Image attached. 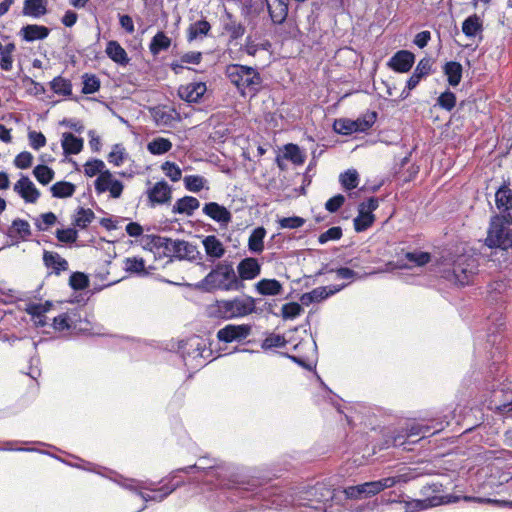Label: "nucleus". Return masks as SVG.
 <instances>
[{"label":"nucleus","instance_id":"obj_1","mask_svg":"<svg viewBox=\"0 0 512 512\" xmlns=\"http://www.w3.org/2000/svg\"><path fill=\"white\" fill-rule=\"evenodd\" d=\"M504 327L505 323L500 313L488 318L485 330L477 337L475 352L479 357L484 352L486 360L491 363L485 370H474L472 376L482 392V404L501 416L512 417V388L508 383L501 381L504 376L502 361L506 344L500 332Z\"/></svg>","mask_w":512,"mask_h":512},{"label":"nucleus","instance_id":"obj_2","mask_svg":"<svg viewBox=\"0 0 512 512\" xmlns=\"http://www.w3.org/2000/svg\"><path fill=\"white\" fill-rule=\"evenodd\" d=\"M217 489L209 496L210 507L215 512H259L275 509L283 505L282 501L271 499L276 494L273 486L258 477L235 476L233 474L218 481Z\"/></svg>","mask_w":512,"mask_h":512},{"label":"nucleus","instance_id":"obj_3","mask_svg":"<svg viewBox=\"0 0 512 512\" xmlns=\"http://www.w3.org/2000/svg\"><path fill=\"white\" fill-rule=\"evenodd\" d=\"M276 494H272L271 499L282 501V509L290 504L305 506L317 511L329 512L338 502L345 498L344 490H338L330 483L317 482L313 486H302L294 494L286 495L280 488L274 487Z\"/></svg>","mask_w":512,"mask_h":512},{"label":"nucleus","instance_id":"obj_4","mask_svg":"<svg viewBox=\"0 0 512 512\" xmlns=\"http://www.w3.org/2000/svg\"><path fill=\"white\" fill-rule=\"evenodd\" d=\"M484 255L486 254L481 249L479 253L474 249L465 251L456 256L450 266L442 269L441 277L457 286L472 284L479 272L480 260Z\"/></svg>","mask_w":512,"mask_h":512},{"label":"nucleus","instance_id":"obj_5","mask_svg":"<svg viewBox=\"0 0 512 512\" xmlns=\"http://www.w3.org/2000/svg\"><path fill=\"white\" fill-rule=\"evenodd\" d=\"M244 287L245 285L238 279L233 265L226 261L216 264L201 281L195 284L196 289L208 293L241 291Z\"/></svg>","mask_w":512,"mask_h":512},{"label":"nucleus","instance_id":"obj_6","mask_svg":"<svg viewBox=\"0 0 512 512\" xmlns=\"http://www.w3.org/2000/svg\"><path fill=\"white\" fill-rule=\"evenodd\" d=\"M167 479L169 481L158 489L155 488L156 483L150 480L141 481L133 478L117 476L114 479V482H116L122 488L139 495L145 502H162L183 484V481L172 483L173 480H171L169 476Z\"/></svg>","mask_w":512,"mask_h":512},{"label":"nucleus","instance_id":"obj_7","mask_svg":"<svg viewBox=\"0 0 512 512\" xmlns=\"http://www.w3.org/2000/svg\"><path fill=\"white\" fill-rule=\"evenodd\" d=\"M225 75L242 97H255L262 89L263 78L259 71L242 64H229Z\"/></svg>","mask_w":512,"mask_h":512},{"label":"nucleus","instance_id":"obj_8","mask_svg":"<svg viewBox=\"0 0 512 512\" xmlns=\"http://www.w3.org/2000/svg\"><path fill=\"white\" fill-rule=\"evenodd\" d=\"M256 311V300L251 296L235 297L228 300H217L209 307V315L222 319H233L247 316Z\"/></svg>","mask_w":512,"mask_h":512},{"label":"nucleus","instance_id":"obj_9","mask_svg":"<svg viewBox=\"0 0 512 512\" xmlns=\"http://www.w3.org/2000/svg\"><path fill=\"white\" fill-rule=\"evenodd\" d=\"M510 247H512V219L507 216H494L480 249L482 251L486 248L507 250Z\"/></svg>","mask_w":512,"mask_h":512},{"label":"nucleus","instance_id":"obj_10","mask_svg":"<svg viewBox=\"0 0 512 512\" xmlns=\"http://www.w3.org/2000/svg\"><path fill=\"white\" fill-rule=\"evenodd\" d=\"M487 301L491 304L498 305L495 310L491 311L485 319L482 321L480 328L476 332L475 336V345H477V337L479 333H481L483 330H485L486 322L488 318L496 313H500L503 316L504 323L506 324V317L503 312L502 305L508 300L511 294V288L508 287L507 283L504 280H498L494 281L488 286L487 290ZM506 329V326L504 329L500 332L501 336L503 337V332Z\"/></svg>","mask_w":512,"mask_h":512},{"label":"nucleus","instance_id":"obj_11","mask_svg":"<svg viewBox=\"0 0 512 512\" xmlns=\"http://www.w3.org/2000/svg\"><path fill=\"white\" fill-rule=\"evenodd\" d=\"M193 471H203L210 477L215 478L217 481L232 474L230 465H227L226 463L219 462L216 459L202 457L194 465H189V466L179 468V469L172 471L169 474V477L171 480H174L177 477V474L180 472L188 474Z\"/></svg>","mask_w":512,"mask_h":512},{"label":"nucleus","instance_id":"obj_12","mask_svg":"<svg viewBox=\"0 0 512 512\" xmlns=\"http://www.w3.org/2000/svg\"><path fill=\"white\" fill-rule=\"evenodd\" d=\"M397 483L395 477H386L377 481L366 482L344 489L345 498H362L375 495L385 488L393 487Z\"/></svg>","mask_w":512,"mask_h":512},{"label":"nucleus","instance_id":"obj_13","mask_svg":"<svg viewBox=\"0 0 512 512\" xmlns=\"http://www.w3.org/2000/svg\"><path fill=\"white\" fill-rule=\"evenodd\" d=\"M450 425V420L448 416L445 415L443 419H433L430 424L423 423H412L408 425L405 429L407 433H409L410 440H415L414 438L419 437L417 439H423L429 436H432L440 431L444 430L446 426Z\"/></svg>","mask_w":512,"mask_h":512},{"label":"nucleus","instance_id":"obj_14","mask_svg":"<svg viewBox=\"0 0 512 512\" xmlns=\"http://www.w3.org/2000/svg\"><path fill=\"white\" fill-rule=\"evenodd\" d=\"M94 187L97 194H102L108 191L112 198H119L124 188L123 183L120 180L115 179L109 170H106L96 178Z\"/></svg>","mask_w":512,"mask_h":512},{"label":"nucleus","instance_id":"obj_15","mask_svg":"<svg viewBox=\"0 0 512 512\" xmlns=\"http://www.w3.org/2000/svg\"><path fill=\"white\" fill-rule=\"evenodd\" d=\"M251 333L249 324H228L217 332V339L224 343L240 342Z\"/></svg>","mask_w":512,"mask_h":512},{"label":"nucleus","instance_id":"obj_16","mask_svg":"<svg viewBox=\"0 0 512 512\" xmlns=\"http://www.w3.org/2000/svg\"><path fill=\"white\" fill-rule=\"evenodd\" d=\"M302 346H308L309 350L311 352V356L309 355H291L288 353H285L284 356L289 358L294 363L298 364L302 368L311 371L316 367V361H315V355L317 352V345L315 340L311 341H301L298 344H295L293 346L294 350H298Z\"/></svg>","mask_w":512,"mask_h":512},{"label":"nucleus","instance_id":"obj_17","mask_svg":"<svg viewBox=\"0 0 512 512\" xmlns=\"http://www.w3.org/2000/svg\"><path fill=\"white\" fill-rule=\"evenodd\" d=\"M302 346H308L309 350L311 352V356L309 355H291L288 353H285L284 356L289 358L294 363L298 364L302 368L311 371L316 367V361H315V355L317 352V345L315 340L311 341H301L298 344H295L293 346L294 350H298Z\"/></svg>","mask_w":512,"mask_h":512},{"label":"nucleus","instance_id":"obj_18","mask_svg":"<svg viewBox=\"0 0 512 512\" xmlns=\"http://www.w3.org/2000/svg\"><path fill=\"white\" fill-rule=\"evenodd\" d=\"M415 62V55L408 50L397 51L387 62V66L397 73H407Z\"/></svg>","mask_w":512,"mask_h":512},{"label":"nucleus","instance_id":"obj_19","mask_svg":"<svg viewBox=\"0 0 512 512\" xmlns=\"http://www.w3.org/2000/svg\"><path fill=\"white\" fill-rule=\"evenodd\" d=\"M202 212L213 221L226 227L232 220L231 212L223 205L217 202H207L202 208Z\"/></svg>","mask_w":512,"mask_h":512},{"label":"nucleus","instance_id":"obj_20","mask_svg":"<svg viewBox=\"0 0 512 512\" xmlns=\"http://www.w3.org/2000/svg\"><path fill=\"white\" fill-rule=\"evenodd\" d=\"M147 195L152 206L166 204L171 201L172 188L166 181L161 180L148 189Z\"/></svg>","mask_w":512,"mask_h":512},{"label":"nucleus","instance_id":"obj_21","mask_svg":"<svg viewBox=\"0 0 512 512\" xmlns=\"http://www.w3.org/2000/svg\"><path fill=\"white\" fill-rule=\"evenodd\" d=\"M14 191L27 203H35L40 197V191L30 178L24 175L15 183Z\"/></svg>","mask_w":512,"mask_h":512},{"label":"nucleus","instance_id":"obj_22","mask_svg":"<svg viewBox=\"0 0 512 512\" xmlns=\"http://www.w3.org/2000/svg\"><path fill=\"white\" fill-rule=\"evenodd\" d=\"M238 279L244 283L245 280H252L261 273V264L256 258L246 257L237 265Z\"/></svg>","mask_w":512,"mask_h":512},{"label":"nucleus","instance_id":"obj_23","mask_svg":"<svg viewBox=\"0 0 512 512\" xmlns=\"http://www.w3.org/2000/svg\"><path fill=\"white\" fill-rule=\"evenodd\" d=\"M206 90L207 87L204 82H192L181 85L178 88V96L188 103H197L205 94Z\"/></svg>","mask_w":512,"mask_h":512},{"label":"nucleus","instance_id":"obj_24","mask_svg":"<svg viewBox=\"0 0 512 512\" xmlns=\"http://www.w3.org/2000/svg\"><path fill=\"white\" fill-rule=\"evenodd\" d=\"M174 249V258L179 260H189L193 261L197 258L201 259V254L197 249L196 245L185 241V240H175V245H173Z\"/></svg>","mask_w":512,"mask_h":512},{"label":"nucleus","instance_id":"obj_25","mask_svg":"<svg viewBox=\"0 0 512 512\" xmlns=\"http://www.w3.org/2000/svg\"><path fill=\"white\" fill-rule=\"evenodd\" d=\"M446 497L434 495L425 499H413L406 503L405 512H418L428 508L436 507L444 503H449L450 500H445Z\"/></svg>","mask_w":512,"mask_h":512},{"label":"nucleus","instance_id":"obj_26","mask_svg":"<svg viewBox=\"0 0 512 512\" xmlns=\"http://www.w3.org/2000/svg\"><path fill=\"white\" fill-rule=\"evenodd\" d=\"M495 202L502 216L512 219V191L507 185H502L495 193Z\"/></svg>","mask_w":512,"mask_h":512},{"label":"nucleus","instance_id":"obj_27","mask_svg":"<svg viewBox=\"0 0 512 512\" xmlns=\"http://www.w3.org/2000/svg\"><path fill=\"white\" fill-rule=\"evenodd\" d=\"M268 13L274 24H282L288 15L289 0H267Z\"/></svg>","mask_w":512,"mask_h":512},{"label":"nucleus","instance_id":"obj_28","mask_svg":"<svg viewBox=\"0 0 512 512\" xmlns=\"http://www.w3.org/2000/svg\"><path fill=\"white\" fill-rule=\"evenodd\" d=\"M32 234L31 227L28 221L24 219H14L11 226L8 229L7 236L11 239H15V243L19 240H27Z\"/></svg>","mask_w":512,"mask_h":512},{"label":"nucleus","instance_id":"obj_29","mask_svg":"<svg viewBox=\"0 0 512 512\" xmlns=\"http://www.w3.org/2000/svg\"><path fill=\"white\" fill-rule=\"evenodd\" d=\"M50 29L46 26L37 24H27L20 29V36L26 42L43 40L48 37Z\"/></svg>","mask_w":512,"mask_h":512},{"label":"nucleus","instance_id":"obj_30","mask_svg":"<svg viewBox=\"0 0 512 512\" xmlns=\"http://www.w3.org/2000/svg\"><path fill=\"white\" fill-rule=\"evenodd\" d=\"M223 31L227 33L231 41L241 38L245 33V26L232 14L227 13L222 19Z\"/></svg>","mask_w":512,"mask_h":512},{"label":"nucleus","instance_id":"obj_31","mask_svg":"<svg viewBox=\"0 0 512 512\" xmlns=\"http://www.w3.org/2000/svg\"><path fill=\"white\" fill-rule=\"evenodd\" d=\"M417 440H410L409 433L405 428L389 431L385 436L384 448L404 447L406 443H416Z\"/></svg>","mask_w":512,"mask_h":512},{"label":"nucleus","instance_id":"obj_32","mask_svg":"<svg viewBox=\"0 0 512 512\" xmlns=\"http://www.w3.org/2000/svg\"><path fill=\"white\" fill-rule=\"evenodd\" d=\"M105 52L118 65L126 66L130 61L125 49L115 40L108 41Z\"/></svg>","mask_w":512,"mask_h":512},{"label":"nucleus","instance_id":"obj_33","mask_svg":"<svg viewBox=\"0 0 512 512\" xmlns=\"http://www.w3.org/2000/svg\"><path fill=\"white\" fill-rule=\"evenodd\" d=\"M206 255L215 260L220 259L225 254L223 243L214 235H208L202 240Z\"/></svg>","mask_w":512,"mask_h":512},{"label":"nucleus","instance_id":"obj_34","mask_svg":"<svg viewBox=\"0 0 512 512\" xmlns=\"http://www.w3.org/2000/svg\"><path fill=\"white\" fill-rule=\"evenodd\" d=\"M199 206L200 202L197 198L193 196H184L174 203L172 212L174 214H185L187 216H192L194 211L197 210Z\"/></svg>","mask_w":512,"mask_h":512},{"label":"nucleus","instance_id":"obj_35","mask_svg":"<svg viewBox=\"0 0 512 512\" xmlns=\"http://www.w3.org/2000/svg\"><path fill=\"white\" fill-rule=\"evenodd\" d=\"M61 145L66 156L75 155L82 151L84 141L82 138L75 136L73 133L65 132L62 135Z\"/></svg>","mask_w":512,"mask_h":512},{"label":"nucleus","instance_id":"obj_36","mask_svg":"<svg viewBox=\"0 0 512 512\" xmlns=\"http://www.w3.org/2000/svg\"><path fill=\"white\" fill-rule=\"evenodd\" d=\"M43 262L45 266L52 271L56 275H60L61 272L66 271L68 269V262L66 259L62 258L56 252L44 251L43 253Z\"/></svg>","mask_w":512,"mask_h":512},{"label":"nucleus","instance_id":"obj_37","mask_svg":"<svg viewBox=\"0 0 512 512\" xmlns=\"http://www.w3.org/2000/svg\"><path fill=\"white\" fill-rule=\"evenodd\" d=\"M255 288L263 296H277L283 291L282 284L276 279H261L255 284Z\"/></svg>","mask_w":512,"mask_h":512},{"label":"nucleus","instance_id":"obj_38","mask_svg":"<svg viewBox=\"0 0 512 512\" xmlns=\"http://www.w3.org/2000/svg\"><path fill=\"white\" fill-rule=\"evenodd\" d=\"M266 229L263 226L256 227L252 230L248 238V250L252 254H261L264 251V238Z\"/></svg>","mask_w":512,"mask_h":512},{"label":"nucleus","instance_id":"obj_39","mask_svg":"<svg viewBox=\"0 0 512 512\" xmlns=\"http://www.w3.org/2000/svg\"><path fill=\"white\" fill-rule=\"evenodd\" d=\"M146 239L154 248L162 249L165 256L174 257L175 240L160 235H147Z\"/></svg>","mask_w":512,"mask_h":512},{"label":"nucleus","instance_id":"obj_40","mask_svg":"<svg viewBox=\"0 0 512 512\" xmlns=\"http://www.w3.org/2000/svg\"><path fill=\"white\" fill-rule=\"evenodd\" d=\"M47 0H25L22 10L24 16L40 18L47 13Z\"/></svg>","mask_w":512,"mask_h":512},{"label":"nucleus","instance_id":"obj_41","mask_svg":"<svg viewBox=\"0 0 512 512\" xmlns=\"http://www.w3.org/2000/svg\"><path fill=\"white\" fill-rule=\"evenodd\" d=\"M443 72L447 76V81L450 86L455 87L459 85L462 79L463 67L457 61L446 62L443 67Z\"/></svg>","mask_w":512,"mask_h":512},{"label":"nucleus","instance_id":"obj_42","mask_svg":"<svg viewBox=\"0 0 512 512\" xmlns=\"http://www.w3.org/2000/svg\"><path fill=\"white\" fill-rule=\"evenodd\" d=\"M482 30L483 22L477 14L468 16L462 23V32L469 38L475 37Z\"/></svg>","mask_w":512,"mask_h":512},{"label":"nucleus","instance_id":"obj_43","mask_svg":"<svg viewBox=\"0 0 512 512\" xmlns=\"http://www.w3.org/2000/svg\"><path fill=\"white\" fill-rule=\"evenodd\" d=\"M171 45V39L163 32L158 31L149 44V50L152 55L156 56L162 51H166Z\"/></svg>","mask_w":512,"mask_h":512},{"label":"nucleus","instance_id":"obj_44","mask_svg":"<svg viewBox=\"0 0 512 512\" xmlns=\"http://www.w3.org/2000/svg\"><path fill=\"white\" fill-rule=\"evenodd\" d=\"M375 215L370 212H365L364 207L358 208V215L354 218V229L356 232H364L373 225Z\"/></svg>","mask_w":512,"mask_h":512},{"label":"nucleus","instance_id":"obj_45","mask_svg":"<svg viewBox=\"0 0 512 512\" xmlns=\"http://www.w3.org/2000/svg\"><path fill=\"white\" fill-rule=\"evenodd\" d=\"M75 190L76 186L67 181H58L50 187L52 196L59 199L73 196Z\"/></svg>","mask_w":512,"mask_h":512},{"label":"nucleus","instance_id":"obj_46","mask_svg":"<svg viewBox=\"0 0 512 512\" xmlns=\"http://www.w3.org/2000/svg\"><path fill=\"white\" fill-rule=\"evenodd\" d=\"M210 29H211L210 23L204 19L198 20V21L190 24L189 29H188V35H187L188 41L191 42L198 38H203L204 36H206L209 33Z\"/></svg>","mask_w":512,"mask_h":512},{"label":"nucleus","instance_id":"obj_47","mask_svg":"<svg viewBox=\"0 0 512 512\" xmlns=\"http://www.w3.org/2000/svg\"><path fill=\"white\" fill-rule=\"evenodd\" d=\"M348 284L321 286L312 290L316 302H321L343 290Z\"/></svg>","mask_w":512,"mask_h":512},{"label":"nucleus","instance_id":"obj_48","mask_svg":"<svg viewBox=\"0 0 512 512\" xmlns=\"http://www.w3.org/2000/svg\"><path fill=\"white\" fill-rule=\"evenodd\" d=\"M172 148V143L169 139L163 137L154 138L147 144V150L152 155H162L167 153Z\"/></svg>","mask_w":512,"mask_h":512},{"label":"nucleus","instance_id":"obj_49","mask_svg":"<svg viewBox=\"0 0 512 512\" xmlns=\"http://www.w3.org/2000/svg\"><path fill=\"white\" fill-rule=\"evenodd\" d=\"M52 91L58 95L70 96L72 94V83L69 79L63 78L62 76L55 77L50 82Z\"/></svg>","mask_w":512,"mask_h":512},{"label":"nucleus","instance_id":"obj_50","mask_svg":"<svg viewBox=\"0 0 512 512\" xmlns=\"http://www.w3.org/2000/svg\"><path fill=\"white\" fill-rule=\"evenodd\" d=\"M124 269L130 274L146 275L145 261L141 257L126 258Z\"/></svg>","mask_w":512,"mask_h":512},{"label":"nucleus","instance_id":"obj_51","mask_svg":"<svg viewBox=\"0 0 512 512\" xmlns=\"http://www.w3.org/2000/svg\"><path fill=\"white\" fill-rule=\"evenodd\" d=\"M339 182L345 190H352L359 184V174L355 169H348L340 174Z\"/></svg>","mask_w":512,"mask_h":512},{"label":"nucleus","instance_id":"obj_52","mask_svg":"<svg viewBox=\"0 0 512 512\" xmlns=\"http://www.w3.org/2000/svg\"><path fill=\"white\" fill-rule=\"evenodd\" d=\"M33 175L39 183L42 185H47L53 180L55 173L52 168L43 164H39L34 167Z\"/></svg>","mask_w":512,"mask_h":512},{"label":"nucleus","instance_id":"obj_53","mask_svg":"<svg viewBox=\"0 0 512 512\" xmlns=\"http://www.w3.org/2000/svg\"><path fill=\"white\" fill-rule=\"evenodd\" d=\"M284 157L295 165H301L305 161V156L298 145L289 143L285 145Z\"/></svg>","mask_w":512,"mask_h":512},{"label":"nucleus","instance_id":"obj_54","mask_svg":"<svg viewBox=\"0 0 512 512\" xmlns=\"http://www.w3.org/2000/svg\"><path fill=\"white\" fill-rule=\"evenodd\" d=\"M95 218L94 212L89 208L80 207L73 224L81 229H85Z\"/></svg>","mask_w":512,"mask_h":512},{"label":"nucleus","instance_id":"obj_55","mask_svg":"<svg viewBox=\"0 0 512 512\" xmlns=\"http://www.w3.org/2000/svg\"><path fill=\"white\" fill-rule=\"evenodd\" d=\"M289 341L280 334L270 333L261 343L263 350H270L273 348H281L286 346Z\"/></svg>","mask_w":512,"mask_h":512},{"label":"nucleus","instance_id":"obj_56","mask_svg":"<svg viewBox=\"0 0 512 512\" xmlns=\"http://www.w3.org/2000/svg\"><path fill=\"white\" fill-rule=\"evenodd\" d=\"M105 163L100 159H90L84 164V174L87 177H94L106 171Z\"/></svg>","mask_w":512,"mask_h":512},{"label":"nucleus","instance_id":"obj_57","mask_svg":"<svg viewBox=\"0 0 512 512\" xmlns=\"http://www.w3.org/2000/svg\"><path fill=\"white\" fill-rule=\"evenodd\" d=\"M89 277L83 272H73L69 278V286L75 291H81L89 286Z\"/></svg>","mask_w":512,"mask_h":512},{"label":"nucleus","instance_id":"obj_58","mask_svg":"<svg viewBox=\"0 0 512 512\" xmlns=\"http://www.w3.org/2000/svg\"><path fill=\"white\" fill-rule=\"evenodd\" d=\"M82 93L83 94H93L96 93L100 89V80L94 74L85 73L82 76Z\"/></svg>","mask_w":512,"mask_h":512},{"label":"nucleus","instance_id":"obj_59","mask_svg":"<svg viewBox=\"0 0 512 512\" xmlns=\"http://www.w3.org/2000/svg\"><path fill=\"white\" fill-rule=\"evenodd\" d=\"M355 125L353 120L341 118L334 121L333 128L338 134L350 135L356 132Z\"/></svg>","mask_w":512,"mask_h":512},{"label":"nucleus","instance_id":"obj_60","mask_svg":"<svg viewBox=\"0 0 512 512\" xmlns=\"http://www.w3.org/2000/svg\"><path fill=\"white\" fill-rule=\"evenodd\" d=\"M456 100L455 93L447 89L438 96L437 105L446 111H451L456 106Z\"/></svg>","mask_w":512,"mask_h":512},{"label":"nucleus","instance_id":"obj_61","mask_svg":"<svg viewBox=\"0 0 512 512\" xmlns=\"http://www.w3.org/2000/svg\"><path fill=\"white\" fill-rule=\"evenodd\" d=\"M186 190L197 193L204 187L205 179L199 175H187L183 179Z\"/></svg>","mask_w":512,"mask_h":512},{"label":"nucleus","instance_id":"obj_62","mask_svg":"<svg viewBox=\"0 0 512 512\" xmlns=\"http://www.w3.org/2000/svg\"><path fill=\"white\" fill-rule=\"evenodd\" d=\"M377 119L376 112H370L364 115L362 118L353 120L356 128V132H365L370 129Z\"/></svg>","mask_w":512,"mask_h":512},{"label":"nucleus","instance_id":"obj_63","mask_svg":"<svg viewBox=\"0 0 512 512\" xmlns=\"http://www.w3.org/2000/svg\"><path fill=\"white\" fill-rule=\"evenodd\" d=\"M303 312L301 304L289 302L282 306V317L285 320H293Z\"/></svg>","mask_w":512,"mask_h":512},{"label":"nucleus","instance_id":"obj_64","mask_svg":"<svg viewBox=\"0 0 512 512\" xmlns=\"http://www.w3.org/2000/svg\"><path fill=\"white\" fill-rule=\"evenodd\" d=\"M164 174L173 182H177L182 177V170L174 162L166 161L161 166Z\"/></svg>","mask_w":512,"mask_h":512}]
</instances>
